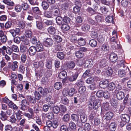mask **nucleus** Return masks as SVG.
<instances>
[{
	"label": "nucleus",
	"instance_id": "nucleus-1",
	"mask_svg": "<svg viewBox=\"0 0 131 131\" xmlns=\"http://www.w3.org/2000/svg\"><path fill=\"white\" fill-rule=\"evenodd\" d=\"M90 101L88 104L89 109L92 110V108L96 110L100 106V102L99 100L96 99L94 96H91L90 99Z\"/></svg>",
	"mask_w": 131,
	"mask_h": 131
},
{
	"label": "nucleus",
	"instance_id": "nucleus-2",
	"mask_svg": "<svg viewBox=\"0 0 131 131\" xmlns=\"http://www.w3.org/2000/svg\"><path fill=\"white\" fill-rule=\"evenodd\" d=\"M35 17L37 19L36 21V26L37 28L41 30L43 28V23L41 21V19L40 16L35 15Z\"/></svg>",
	"mask_w": 131,
	"mask_h": 131
},
{
	"label": "nucleus",
	"instance_id": "nucleus-3",
	"mask_svg": "<svg viewBox=\"0 0 131 131\" xmlns=\"http://www.w3.org/2000/svg\"><path fill=\"white\" fill-rule=\"evenodd\" d=\"M20 30L18 28H17L15 29H11L9 31V32L11 34L13 37H14L16 35H20Z\"/></svg>",
	"mask_w": 131,
	"mask_h": 131
},
{
	"label": "nucleus",
	"instance_id": "nucleus-4",
	"mask_svg": "<svg viewBox=\"0 0 131 131\" xmlns=\"http://www.w3.org/2000/svg\"><path fill=\"white\" fill-rule=\"evenodd\" d=\"M93 64V62L92 60L90 59L85 60L83 63L84 67L88 68L91 67Z\"/></svg>",
	"mask_w": 131,
	"mask_h": 131
},
{
	"label": "nucleus",
	"instance_id": "nucleus-5",
	"mask_svg": "<svg viewBox=\"0 0 131 131\" xmlns=\"http://www.w3.org/2000/svg\"><path fill=\"white\" fill-rule=\"evenodd\" d=\"M121 120L123 121L126 122H128L130 120L129 116L126 114H123L121 115Z\"/></svg>",
	"mask_w": 131,
	"mask_h": 131
},
{
	"label": "nucleus",
	"instance_id": "nucleus-6",
	"mask_svg": "<svg viewBox=\"0 0 131 131\" xmlns=\"http://www.w3.org/2000/svg\"><path fill=\"white\" fill-rule=\"evenodd\" d=\"M8 105L10 108L12 109L14 112L19 110L18 106L12 101H10L8 104Z\"/></svg>",
	"mask_w": 131,
	"mask_h": 131
},
{
	"label": "nucleus",
	"instance_id": "nucleus-7",
	"mask_svg": "<svg viewBox=\"0 0 131 131\" xmlns=\"http://www.w3.org/2000/svg\"><path fill=\"white\" fill-rule=\"evenodd\" d=\"M34 67L36 68H42L44 65V63L43 61H40L38 62H35L33 63Z\"/></svg>",
	"mask_w": 131,
	"mask_h": 131
},
{
	"label": "nucleus",
	"instance_id": "nucleus-8",
	"mask_svg": "<svg viewBox=\"0 0 131 131\" xmlns=\"http://www.w3.org/2000/svg\"><path fill=\"white\" fill-rule=\"evenodd\" d=\"M110 59L111 62H115L117 59L116 54L114 53H112L110 54Z\"/></svg>",
	"mask_w": 131,
	"mask_h": 131
},
{
	"label": "nucleus",
	"instance_id": "nucleus-9",
	"mask_svg": "<svg viewBox=\"0 0 131 131\" xmlns=\"http://www.w3.org/2000/svg\"><path fill=\"white\" fill-rule=\"evenodd\" d=\"M53 43V41L50 38H48L46 39V40L44 42V44L47 47H49L51 46Z\"/></svg>",
	"mask_w": 131,
	"mask_h": 131
},
{
	"label": "nucleus",
	"instance_id": "nucleus-10",
	"mask_svg": "<svg viewBox=\"0 0 131 131\" xmlns=\"http://www.w3.org/2000/svg\"><path fill=\"white\" fill-rule=\"evenodd\" d=\"M66 65L68 69L71 70L75 67V63L74 61H71L67 62Z\"/></svg>",
	"mask_w": 131,
	"mask_h": 131
},
{
	"label": "nucleus",
	"instance_id": "nucleus-11",
	"mask_svg": "<svg viewBox=\"0 0 131 131\" xmlns=\"http://www.w3.org/2000/svg\"><path fill=\"white\" fill-rule=\"evenodd\" d=\"M37 51L36 47L34 46L30 47L29 50V54L31 56L34 55Z\"/></svg>",
	"mask_w": 131,
	"mask_h": 131
},
{
	"label": "nucleus",
	"instance_id": "nucleus-12",
	"mask_svg": "<svg viewBox=\"0 0 131 131\" xmlns=\"http://www.w3.org/2000/svg\"><path fill=\"white\" fill-rule=\"evenodd\" d=\"M107 61L103 59L101 60L99 63L96 64L97 67L99 66V67L103 68L106 67L107 65Z\"/></svg>",
	"mask_w": 131,
	"mask_h": 131
},
{
	"label": "nucleus",
	"instance_id": "nucleus-13",
	"mask_svg": "<svg viewBox=\"0 0 131 131\" xmlns=\"http://www.w3.org/2000/svg\"><path fill=\"white\" fill-rule=\"evenodd\" d=\"M31 10L33 12L36 14H37L39 16L42 14V12L39 10V8L37 7H32Z\"/></svg>",
	"mask_w": 131,
	"mask_h": 131
},
{
	"label": "nucleus",
	"instance_id": "nucleus-14",
	"mask_svg": "<svg viewBox=\"0 0 131 131\" xmlns=\"http://www.w3.org/2000/svg\"><path fill=\"white\" fill-rule=\"evenodd\" d=\"M78 76V73H76L74 74H73L68 78V80L71 82L77 79Z\"/></svg>",
	"mask_w": 131,
	"mask_h": 131
},
{
	"label": "nucleus",
	"instance_id": "nucleus-15",
	"mask_svg": "<svg viewBox=\"0 0 131 131\" xmlns=\"http://www.w3.org/2000/svg\"><path fill=\"white\" fill-rule=\"evenodd\" d=\"M124 93L122 91L118 92L116 94V97L117 99L119 100H122L124 97Z\"/></svg>",
	"mask_w": 131,
	"mask_h": 131
},
{
	"label": "nucleus",
	"instance_id": "nucleus-16",
	"mask_svg": "<svg viewBox=\"0 0 131 131\" xmlns=\"http://www.w3.org/2000/svg\"><path fill=\"white\" fill-rule=\"evenodd\" d=\"M36 48L37 51H41L43 50V46L40 42H38L36 45Z\"/></svg>",
	"mask_w": 131,
	"mask_h": 131
},
{
	"label": "nucleus",
	"instance_id": "nucleus-17",
	"mask_svg": "<svg viewBox=\"0 0 131 131\" xmlns=\"http://www.w3.org/2000/svg\"><path fill=\"white\" fill-rule=\"evenodd\" d=\"M27 99L30 104H34L36 102V99L34 97H32L30 96H27Z\"/></svg>",
	"mask_w": 131,
	"mask_h": 131
},
{
	"label": "nucleus",
	"instance_id": "nucleus-18",
	"mask_svg": "<svg viewBox=\"0 0 131 131\" xmlns=\"http://www.w3.org/2000/svg\"><path fill=\"white\" fill-rule=\"evenodd\" d=\"M108 83V82L107 80L101 81L100 83V86L101 88H105L107 86Z\"/></svg>",
	"mask_w": 131,
	"mask_h": 131
},
{
	"label": "nucleus",
	"instance_id": "nucleus-19",
	"mask_svg": "<svg viewBox=\"0 0 131 131\" xmlns=\"http://www.w3.org/2000/svg\"><path fill=\"white\" fill-rule=\"evenodd\" d=\"M105 72L107 75L110 76L112 75L113 74V71L111 67H108L105 70Z\"/></svg>",
	"mask_w": 131,
	"mask_h": 131
},
{
	"label": "nucleus",
	"instance_id": "nucleus-20",
	"mask_svg": "<svg viewBox=\"0 0 131 131\" xmlns=\"http://www.w3.org/2000/svg\"><path fill=\"white\" fill-rule=\"evenodd\" d=\"M0 118L2 120L4 121L6 119L7 116L5 112L1 111L0 113Z\"/></svg>",
	"mask_w": 131,
	"mask_h": 131
},
{
	"label": "nucleus",
	"instance_id": "nucleus-21",
	"mask_svg": "<svg viewBox=\"0 0 131 131\" xmlns=\"http://www.w3.org/2000/svg\"><path fill=\"white\" fill-rule=\"evenodd\" d=\"M48 32L51 34H54L56 32V29L53 26H50L47 29Z\"/></svg>",
	"mask_w": 131,
	"mask_h": 131
},
{
	"label": "nucleus",
	"instance_id": "nucleus-22",
	"mask_svg": "<svg viewBox=\"0 0 131 131\" xmlns=\"http://www.w3.org/2000/svg\"><path fill=\"white\" fill-rule=\"evenodd\" d=\"M113 116L112 113L108 112L105 115V118L107 120H109L111 119Z\"/></svg>",
	"mask_w": 131,
	"mask_h": 131
},
{
	"label": "nucleus",
	"instance_id": "nucleus-23",
	"mask_svg": "<svg viewBox=\"0 0 131 131\" xmlns=\"http://www.w3.org/2000/svg\"><path fill=\"white\" fill-rule=\"evenodd\" d=\"M90 26L87 24H85L82 26V29L85 31H87L89 30Z\"/></svg>",
	"mask_w": 131,
	"mask_h": 131
},
{
	"label": "nucleus",
	"instance_id": "nucleus-24",
	"mask_svg": "<svg viewBox=\"0 0 131 131\" xmlns=\"http://www.w3.org/2000/svg\"><path fill=\"white\" fill-rule=\"evenodd\" d=\"M52 38L55 41L58 42H61L62 40V38L60 36L57 35L53 36Z\"/></svg>",
	"mask_w": 131,
	"mask_h": 131
},
{
	"label": "nucleus",
	"instance_id": "nucleus-25",
	"mask_svg": "<svg viewBox=\"0 0 131 131\" xmlns=\"http://www.w3.org/2000/svg\"><path fill=\"white\" fill-rule=\"evenodd\" d=\"M67 76V72L65 71L61 72L59 74V76L61 79H63Z\"/></svg>",
	"mask_w": 131,
	"mask_h": 131
},
{
	"label": "nucleus",
	"instance_id": "nucleus-26",
	"mask_svg": "<svg viewBox=\"0 0 131 131\" xmlns=\"http://www.w3.org/2000/svg\"><path fill=\"white\" fill-rule=\"evenodd\" d=\"M62 86L61 83L60 82H57L55 83L54 85V88L56 90H59L61 89Z\"/></svg>",
	"mask_w": 131,
	"mask_h": 131
},
{
	"label": "nucleus",
	"instance_id": "nucleus-27",
	"mask_svg": "<svg viewBox=\"0 0 131 131\" xmlns=\"http://www.w3.org/2000/svg\"><path fill=\"white\" fill-rule=\"evenodd\" d=\"M68 3L66 2L61 5V8L63 10L66 11L68 10Z\"/></svg>",
	"mask_w": 131,
	"mask_h": 131
},
{
	"label": "nucleus",
	"instance_id": "nucleus-28",
	"mask_svg": "<svg viewBox=\"0 0 131 131\" xmlns=\"http://www.w3.org/2000/svg\"><path fill=\"white\" fill-rule=\"evenodd\" d=\"M69 89L67 88H64L62 91V94L64 96H68Z\"/></svg>",
	"mask_w": 131,
	"mask_h": 131
},
{
	"label": "nucleus",
	"instance_id": "nucleus-29",
	"mask_svg": "<svg viewBox=\"0 0 131 131\" xmlns=\"http://www.w3.org/2000/svg\"><path fill=\"white\" fill-rule=\"evenodd\" d=\"M78 42L79 45L82 46L84 45L86 43L85 40L82 38H81L78 39Z\"/></svg>",
	"mask_w": 131,
	"mask_h": 131
},
{
	"label": "nucleus",
	"instance_id": "nucleus-30",
	"mask_svg": "<svg viewBox=\"0 0 131 131\" xmlns=\"http://www.w3.org/2000/svg\"><path fill=\"white\" fill-rule=\"evenodd\" d=\"M71 118L73 121L75 122H78L79 119V116L77 114H74L72 115Z\"/></svg>",
	"mask_w": 131,
	"mask_h": 131
},
{
	"label": "nucleus",
	"instance_id": "nucleus-31",
	"mask_svg": "<svg viewBox=\"0 0 131 131\" xmlns=\"http://www.w3.org/2000/svg\"><path fill=\"white\" fill-rule=\"evenodd\" d=\"M89 44L91 47H96L97 45V42L94 39H92L90 41Z\"/></svg>",
	"mask_w": 131,
	"mask_h": 131
},
{
	"label": "nucleus",
	"instance_id": "nucleus-32",
	"mask_svg": "<svg viewBox=\"0 0 131 131\" xmlns=\"http://www.w3.org/2000/svg\"><path fill=\"white\" fill-rule=\"evenodd\" d=\"M75 56L78 58H82L84 56V54L80 51H77L75 53Z\"/></svg>",
	"mask_w": 131,
	"mask_h": 131
},
{
	"label": "nucleus",
	"instance_id": "nucleus-33",
	"mask_svg": "<svg viewBox=\"0 0 131 131\" xmlns=\"http://www.w3.org/2000/svg\"><path fill=\"white\" fill-rule=\"evenodd\" d=\"M42 6L43 9L44 10H46L49 7L48 3L46 1H43L42 3Z\"/></svg>",
	"mask_w": 131,
	"mask_h": 131
},
{
	"label": "nucleus",
	"instance_id": "nucleus-34",
	"mask_svg": "<svg viewBox=\"0 0 131 131\" xmlns=\"http://www.w3.org/2000/svg\"><path fill=\"white\" fill-rule=\"evenodd\" d=\"M65 97H62L61 98V102L63 104L67 105L69 101L68 99Z\"/></svg>",
	"mask_w": 131,
	"mask_h": 131
},
{
	"label": "nucleus",
	"instance_id": "nucleus-35",
	"mask_svg": "<svg viewBox=\"0 0 131 131\" xmlns=\"http://www.w3.org/2000/svg\"><path fill=\"white\" fill-rule=\"evenodd\" d=\"M61 28L64 31H67L70 28V27L68 24H64L62 25Z\"/></svg>",
	"mask_w": 131,
	"mask_h": 131
},
{
	"label": "nucleus",
	"instance_id": "nucleus-36",
	"mask_svg": "<svg viewBox=\"0 0 131 131\" xmlns=\"http://www.w3.org/2000/svg\"><path fill=\"white\" fill-rule=\"evenodd\" d=\"M69 96L70 97L72 96L75 94V89L74 88H72L70 89H69Z\"/></svg>",
	"mask_w": 131,
	"mask_h": 131
},
{
	"label": "nucleus",
	"instance_id": "nucleus-37",
	"mask_svg": "<svg viewBox=\"0 0 131 131\" xmlns=\"http://www.w3.org/2000/svg\"><path fill=\"white\" fill-rule=\"evenodd\" d=\"M115 87V84L113 83H110L108 85V89L110 91H112Z\"/></svg>",
	"mask_w": 131,
	"mask_h": 131
},
{
	"label": "nucleus",
	"instance_id": "nucleus-38",
	"mask_svg": "<svg viewBox=\"0 0 131 131\" xmlns=\"http://www.w3.org/2000/svg\"><path fill=\"white\" fill-rule=\"evenodd\" d=\"M18 62L17 61L13 62L12 65L11 69L13 71H15L18 68Z\"/></svg>",
	"mask_w": 131,
	"mask_h": 131
},
{
	"label": "nucleus",
	"instance_id": "nucleus-39",
	"mask_svg": "<svg viewBox=\"0 0 131 131\" xmlns=\"http://www.w3.org/2000/svg\"><path fill=\"white\" fill-rule=\"evenodd\" d=\"M99 10L102 13L105 14L108 12V9L104 7H101L100 9Z\"/></svg>",
	"mask_w": 131,
	"mask_h": 131
},
{
	"label": "nucleus",
	"instance_id": "nucleus-40",
	"mask_svg": "<svg viewBox=\"0 0 131 131\" xmlns=\"http://www.w3.org/2000/svg\"><path fill=\"white\" fill-rule=\"evenodd\" d=\"M28 50V48L26 45H21L20 46V50L21 52H26Z\"/></svg>",
	"mask_w": 131,
	"mask_h": 131
},
{
	"label": "nucleus",
	"instance_id": "nucleus-41",
	"mask_svg": "<svg viewBox=\"0 0 131 131\" xmlns=\"http://www.w3.org/2000/svg\"><path fill=\"white\" fill-rule=\"evenodd\" d=\"M110 94L108 91H106L103 92V96L104 98L106 99H108L110 97Z\"/></svg>",
	"mask_w": 131,
	"mask_h": 131
},
{
	"label": "nucleus",
	"instance_id": "nucleus-42",
	"mask_svg": "<svg viewBox=\"0 0 131 131\" xmlns=\"http://www.w3.org/2000/svg\"><path fill=\"white\" fill-rule=\"evenodd\" d=\"M60 111V107L58 106H54L53 108L52 111L54 113L58 114Z\"/></svg>",
	"mask_w": 131,
	"mask_h": 131
},
{
	"label": "nucleus",
	"instance_id": "nucleus-43",
	"mask_svg": "<svg viewBox=\"0 0 131 131\" xmlns=\"http://www.w3.org/2000/svg\"><path fill=\"white\" fill-rule=\"evenodd\" d=\"M63 19L60 16L57 17L56 18V20L57 24L59 25H61L62 23Z\"/></svg>",
	"mask_w": 131,
	"mask_h": 131
},
{
	"label": "nucleus",
	"instance_id": "nucleus-44",
	"mask_svg": "<svg viewBox=\"0 0 131 131\" xmlns=\"http://www.w3.org/2000/svg\"><path fill=\"white\" fill-rule=\"evenodd\" d=\"M80 118L81 121L82 123H85L87 120L86 116V115L84 114H83L81 115Z\"/></svg>",
	"mask_w": 131,
	"mask_h": 131
},
{
	"label": "nucleus",
	"instance_id": "nucleus-45",
	"mask_svg": "<svg viewBox=\"0 0 131 131\" xmlns=\"http://www.w3.org/2000/svg\"><path fill=\"white\" fill-rule=\"evenodd\" d=\"M106 22L108 23H113V19L112 16H108L106 18Z\"/></svg>",
	"mask_w": 131,
	"mask_h": 131
},
{
	"label": "nucleus",
	"instance_id": "nucleus-46",
	"mask_svg": "<svg viewBox=\"0 0 131 131\" xmlns=\"http://www.w3.org/2000/svg\"><path fill=\"white\" fill-rule=\"evenodd\" d=\"M34 94L35 97V98L37 100H39L41 98V96L38 92L35 91Z\"/></svg>",
	"mask_w": 131,
	"mask_h": 131
},
{
	"label": "nucleus",
	"instance_id": "nucleus-47",
	"mask_svg": "<svg viewBox=\"0 0 131 131\" xmlns=\"http://www.w3.org/2000/svg\"><path fill=\"white\" fill-rule=\"evenodd\" d=\"M86 10L87 12L92 15L94 14L95 13L94 10L90 7L86 9Z\"/></svg>",
	"mask_w": 131,
	"mask_h": 131
},
{
	"label": "nucleus",
	"instance_id": "nucleus-48",
	"mask_svg": "<svg viewBox=\"0 0 131 131\" xmlns=\"http://www.w3.org/2000/svg\"><path fill=\"white\" fill-rule=\"evenodd\" d=\"M95 18L96 21L98 22H100L102 20V15L101 14L95 16Z\"/></svg>",
	"mask_w": 131,
	"mask_h": 131
},
{
	"label": "nucleus",
	"instance_id": "nucleus-49",
	"mask_svg": "<svg viewBox=\"0 0 131 131\" xmlns=\"http://www.w3.org/2000/svg\"><path fill=\"white\" fill-rule=\"evenodd\" d=\"M69 125L70 127L72 129L74 130L76 128L75 124L72 121L69 122Z\"/></svg>",
	"mask_w": 131,
	"mask_h": 131
},
{
	"label": "nucleus",
	"instance_id": "nucleus-50",
	"mask_svg": "<svg viewBox=\"0 0 131 131\" xmlns=\"http://www.w3.org/2000/svg\"><path fill=\"white\" fill-rule=\"evenodd\" d=\"M86 90V88L85 86H80L79 89V92L80 93L82 94Z\"/></svg>",
	"mask_w": 131,
	"mask_h": 131
},
{
	"label": "nucleus",
	"instance_id": "nucleus-51",
	"mask_svg": "<svg viewBox=\"0 0 131 131\" xmlns=\"http://www.w3.org/2000/svg\"><path fill=\"white\" fill-rule=\"evenodd\" d=\"M16 87L17 92H21L22 91L23 89V86L22 84H18Z\"/></svg>",
	"mask_w": 131,
	"mask_h": 131
},
{
	"label": "nucleus",
	"instance_id": "nucleus-52",
	"mask_svg": "<svg viewBox=\"0 0 131 131\" xmlns=\"http://www.w3.org/2000/svg\"><path fill=\"white\" fill-rule=\"evenodd\" d=\"M57 56L61 60L63 59L64 57V53L61 52H58L57 53Z\"/></svg>",
	"mask_w": 131,
	"mask_h": 131
},
{
	"label": "nucleus",
	"instance_id": "nucleus-53",
	"mask_svg": "<svg viewBox=\"0 0 131 131\" xmlns=\"http://www.w3.org/2000/svg\"><path fill=\"white\" fill-rule=\"evenodd\" d=\"M21 7L23 10H27L29 8V5L27 3H24L22 4Z\"/></svg>",
	"mask_w": 131,
	"mask_h": 131
},
{
	"label": "nucleus",
	"instance_id": "nucleus-54",
	"mask_svg": "<svg viewBox=\"0 0 131 131\" xmlns=\"http://www.w3.org/2000/svg\"><path fill=\"white\" fill-rule=\"evenodd\" d=\"M9 121L13 123H15L17 121V119L14 115H12L10 117Z\"/></svg>",
	"mask_w": 131,
	"mask_h": 131
},
{
	"label": "nucleus",
	"instance_id": "nucleus-55",
	"mask_svg": "<svg viewBox=\"0 0 131 131\" xmlns=\"http://www.w3.org/2000/svg\"><path fill=\"white\" fill-rule=\"evenodd\" d=\"M52 61L51 60H48L47 61L46 65V67L48 69H50L52 67Z\"/></svg>",
	"mask_w": 131,
	"mask_h": 131
},
{
	"label": "nucleus",
	"instance_id": "nucleus-56",
	"mask_svg": "<svg viewBox=\"0 0 131 131\" xmlns=\"http://www.w3.org/2000/svg\"><path fill=\"white\" fill-rule=\"evenodd\" d=\"M119 76L121 77H122L125 75V72L124 70H119L118 72Z\"/></svg>",
	"mask_w": 131,
	"mask_h": 131
},
{
	"label": "nucleus",
	"instance_id": "nucleus-57",
	"mask_svg": "<svg viewBox=\"0 0 131 131\" xmlns=\"http://www.w3.org/2000/svg\"><path fill=\"white\" fill-rule=\"evenodd\" d=\"M109 128L110 130L112 131L114 130L116 128V124L114 122L111 123L109 126Z\"/></svg>",
	"mask_w": 131,
	"mask_h": 131
},
{
	"label": "nucleus",
	"instance_id": "nucleus-58",
	"mask_svg": "<svg viewBox=\"0 0 131 131\" xmlns=\"http://www.w3.org/2000/svg\"><path fill=\"white\" fill-rule=\"evenodd\" d=\"M101 49L103 51H107L108 50L109 48L106 45L104 44L101 47Z\"/></svg>",
	"mask_w": 131,
	"mask_h": 131
},
{
	"label": "nucleus",
	"instance_id": "nucleus-59",
	"mask_svg": "<svg viewBox=\"0 0 131 131\" xmlns=\"http://www.w3.org/2000/svg\"><path fill=\"white\" fill-rule=\"evenodd\" d=\"M128 4V2L127 0H122L121 2L122 5L124 7H126L127 6Z\"/></svg>",
	"mask_w": 131,
	"mask_h": 131
},
{
	"label": "nucleus",
	"instance_id": "nucleus-60",
	"mask_svg": "<svg viewBox=\"0 0 131 131\" xmlns=\"http://www.w3.org/2000/svg\"><path fill=\"white\" fill-rule=\"evenodd\" d=\"M32 34V32L30 30H27L25 32V36L27 37L30 38L31 37Z\"/></svg>",
	"mask_w": 131,
	"mask_h": 131
},
{
	"label": "nucleus",
	"instance_id": "nucleus-61",
	"mask_svg": "<svg viewBox=\"0 0 131 131\" xmlns=\"http://www.w3.org/2000/svg\"><path fill=\"white\" fill-rule=\"evenodd\" d=\"M94 81L93 78L91 77L89 78L86 80V82L88 84H91L93 83Z\"/></svg>",
	"mask_w": 131,
	"mask_h": 131
},
{
	"label": "nucleus",
	"instance_id": "nucleus-62",
	"mask_svg": "<svg viewBox=\"0 0 131 131\" xmlns=\"http://www.w3.org/2000/svg\"><path fill=\"white\" fill-rule=\"evenodd\" d=\"M47 117L49 119H51L53 118L54 115L53 113L51 112H49L47 114Z\"/></svg>",
	"mask_w": 131,
	"mask_h": 131
},
{
	"label": "nucleus",
	"instance_id": "nucleus-63",
	"mask_svg": "<svg viewBox=\"0 0 131 131\" xmlns=\"http://www.w3.org/2000/svg\"><path fill=\"white\" fill-rule=\"evenodd\" d=\"M44 16L48 18H50L51 17L52 15L50 12L46 11L44 13Z\"/></svg>",
	"mask_w": 131,
	"mask_h": 131
},
{
	"label": "nucleus",
	"instance_id": "nucleus-64",
	"mask_svg": "<svg viewBox=\"0 0 131 131\" xmlns=\"http://www.w3.org/2000/svg\"><path fill=\"white\" fill-rule=\"evenodd\" d=\"M12 129V127L10 125H7L5 126V129L6 131H11Z\"/></svg>",
	"mask_w": 131,
	"mask_h": 131
}]
</instances>
